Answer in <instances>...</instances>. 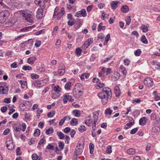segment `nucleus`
Listing matches in <instances>:
<instances>
[{
    "label": "nucleus",
    "mask_w": 160,
    "mask_h": 160,
    "mask_svg": "<svg viewBox=\"0 0 160 160\" xmlns=\"http://www.w3.org/2000/svg\"><path fill=\"white\" fill-rule=\"evenodd\" d=\"M98 96L101 99L102 104L105 105L108 102V99L112 98L111 90L108 87L104 88L102 91L98 94Z\"/></svg>",
    "instance_id": "obj_1"
},
{
    "label": "nucleus",
    "mask_w": 160,
    "mask_h": 160,
    "mask_svg": "<svg viewBox=\"0 0 160 160\" xmlns=\"http://www.w3.org/2000/svg\"><path fill=\"white\" fill-rule=\"evenodd\" d=\"M15 14H18L19 16V19H24V20H32L33 19L34 15L31 12L30 13H28L26 11H20L17 13H15Z\"/></svg>",
    "instance_id": "obj_2"
},
{
    "label": "nucleus",
    "mask_w": 160,
    "mask_h": 160,
    "mask_svg": "<svg viewBox=\"0 0 160 160\" xmlns=\"http://www.w3.org/2000/svg\"><path fill=\"white\" fill-rule=\"evenodd\" d=\"M48 79H45L42 80H36L33 82V85L37 88H40L45 86L48 82Z\"/></svg>",
    "instance_id": "obj_3"
},
{
    "label": "nucleus",
    "mask_w": 160,
    "mask_h": 160,
    "mask_svg": "<svg viewBox=\"0 0 160 160\" xmlns=\"http://www.w3.org/2000/svg\"><path fill=\"white\" fill-rule=\"evenodd\" d=\"M83 148V144L80 143L78 144L75 149L74 152V155L77 156L81 154L82 152Z\"/></svg>",
    "instance_id": "obj_4"
},
{
    "label": "nucleus",
    "mask_w": 160,
    "mask_h": 160,
    "mask_svg": "<svg viewBox=\"0 0 160 160\" xmlns=\"http://www.w3.org/2000/svg\"><path fill=\"white\" fill-rule=\"evenodd\" d=\"M83 88V86L80 83H78L76 85V87L73 90V92L74 93V92H76V89H77L78 91L77 92L78 93V97H79L81 96L82 94V90Z\"/></svg>",
    "instance_id": "obj_5"
},
{
    "label": "nucleus",
    "mask_w": 160,
    "mask_h": 160,
    "mask_svg": "<svg viewBox=\"0 0 160 160\" xmlns=\"http://www.w3.org/2000/svg\"><path fill=\"white\" fill-rule=\"evenodd\" d=\"M6 147L8 149L10 150L14 147L13 143V140L12 138H7L6 141Z\"/></svg>",
    "instance_id": "obj_6"
},
{
    "label": "nucleus",
    "mask_w": 160,
    "mask_h": 160,
    "mask_svg": "<svg viewBox=\"0 0 160 160\" xmlns=\"http://www.w3.org/2000/svg\"><path fill=\"white\" fill-rule=\"evenodd\" d=\"M8 91V86L4 84L0 86V94H7Z\"/></svg>",
    "instance_id": "obj_7"
},
{
    "label": "nucleus",
    "mask_w": 160,
    "mask_h": 160,
    "mask_svg": "<svg viewBox=\"0 0 160 160\" xmlns=\"http://www.w3.org/2000/svg\"><path fill=\"white\" fill-rule=\"evenodd\" d=\"M144 83L147 86L151 87L153 85L154 82L152 78H146L144 80Z\"/></svg>",
    "instance_id": "obj_8"
},
{
    "label": "nucleus",
    "mask_w": 160,
    "mask_h": 160,
    "mask_svg": "<svg viewBox=\"0 0 160 160\" xmlns=\"http://www.w3.org/2000/svg\"><path fill=\"white\" fill-rule=\"evenodd\" d=\"M86 16V12L84 9H83L81 10L76 12L75 14V16L78 18H80L82 17H85Z\"/></svg>",
    "instance_id": "obj_9"
},
{
    "label": "nucleus",
    "mask_w": 160,
    "mask_h": 160,
    "mask_svg": "<svg viewBox=\"0 0 160 160\" xmlns=\"http://www.w3.org/2000/svg\"><path fill=\"white\" fill-rule=\"evenodd\" d=\"M9 15V12L8 11H4L0 13V18L6 20L8 19Z\"/></svg>",
    "instance_id": "obj_10"
},
{
    "label": "nucleus",
    "mask_w": 160,
    "mask_h": 160,
    "mask_svg": "<svg viewBox=\"0 0 160 160\" xmlns=\"http://www.w3.org/2000/svg\"><path fill=\"white\" fill-rule=\"evenodd\" d=\"M92 42L93 39L89 38L84 42L82 46V47L84 49L87 48L92 43Z\"/></svg>",
    "instance_id": "obj_11"
},
{
    "label": "nucleus",
    "mask_w": 160,
    "mask_h": 160,
    "mask_svg": "<svg viewBox=\"0 0 160 160\" xmlns=\"http://www.w3.org/2000/svg\"><path fill=\"white\" fill-rule=\"evenodd\" d=\"M92 42L93 39L89 38L84 42L82 46V47L84 49L87 48L92 43Z\"/></svg>",
    "instance_id": "obj_12"
},
{
    "label": "nucleus",
    "mask_w": 160,
    "mask_h": 160,
    "mask_svg": "<svg viewBox=\"0 0 160 160\" xmlns=\"http://www.w3.org/2000/svg\"><path fill=\"white\" fill-rule=\"evenodd\" d=\"M44 8L38 9L37 12L36 17L38 19H41L43 17V12Z\"/></svg>",
    "instance_id": "obj_13"
},
{
    "label": "nucleus",
    "mask_w": 160,
    "mask_h": 160,
    "mask_svg": "<svg viewBox=\"0 0 160 160\" xmlns=\"http://www.w3.org/2000/svg\"><path fill=\"white\" fill-rule=\"evenodd\" d=\"M35 3L40 6L41 8H44L45 3L43 0H35Z\"/></svg>",
    "instance_id": "obj_14"
},
{
    "label": "nucleus",
    "mask_w": 160,
    "mask_h": 160,
    "mask_svg": "<svg viewBox=\"0 0 160 160\" xmlns=\"http://www.w3.org/2000/svg\"><path fill=\"white\" fill-rule=\"evenodd\" d=\"M114 90L116 96L117 97H119L121 92L119 87L118 86H116L114 87Z\"/></svg>",
    "instance_id": "obj_15"
},
{
    "label": "nucleus",
    "mask_w": 160,
    "mask_h": 160,
    "mask_svg": "<svg viewBox=\"0 0 160 160\" xmlns=\"http://www.w3.org/2000/svg\"><path fill=\"white\" fill-rule=\"evenodd\" d=\"M120 74L117 72H115L113 75L112 76L111 80L112 81H115L117 80L119 78Z\"/></svg>",
    "instance_id": "obj_16"
},
{
    "label": "nucleus",
    "mask_w": 160,
    "mask_h": 160,
    "mask_svg": "<svg viewBox=\"0 0 160 160\" xmlns=\"http://www.w3.org/2000/svg\"><path fill=\"white\" fill-rule=\"evenodd\" d=\"M61 67H59L58 71V73L60 75H62L65 72V68L63 64H62Z\"/></svg>",
    "instance_id": "obj_17"
},
{
    "label": "nucleus",
    "mask_w": 160,
    "mask_h": 160,
    "mask_svg": "<svg viewBox=\"0 0 160 160\" xmlns=\"http://www.w3.org/2000/svg\"><path fill=\"white\" fill-rule=\"evenodd\" d=\"M92 122V121L91 116H89L86 117V119L85 121V123L88 126H90Z\"/></svg>",
    "instance_id": "obj_18"
},
{
    "label": "nucleus",
    "mask_w": 160,
    "mask_h": 160,
    "mask_svg": "<svg viewBox=\"0 0 160 160\" xmlns=\"http://www.w3.org/2000/svg\"><path fill=\"white\" fill-rule=\"evenodd\" d=\"M147 120L146 117H143L140 119L139 124L142 126H144L146 124Z\"/></svg>",
    "instance_id": "obj_19"
},
{
    "label": "nucleus",
    "mask_w": 160,
    "mask_h": 160,
    "mask_svg": "<svg viewBox=\"0 0 160 160\" xmlns=\"http://www.w3.org/2000/svg\"><path fill=\"white\" fill-rule=\"evenodd\" d=\"M36 58L35 56H32L29 58L27 61L28 63L32 65L33 64L34 62L36 60Z\"/></svg>",
    "instance_id": "obj_20"
},
{
    "label": "nucleus",
    "mask_w": 160,
    "mask_h": 160,
    "mask_svg": "<svg viewBox=\"0 0 160 160\" xmlns=\"http://www.w3.org/2000/svg\"><path fill=\"white\" fill-rule=\"evenodd\" d=\"M119 2L117 1H113L111 3V6L113 9H115L118 7V4Z\"/></svg>",
    "instance_id": "obj_21"
},
{
    "label": "nucleus",
    "mask_w": 160,
    "mask_h": 160,
    "mask_svg": "<svg viewBox=\"0 0 160 160\" xmlns=\"http://www.w3.org/2000/svg\"><path fill=\"white\" fill-rule=\"evenodd\" d=\"M121 11L123 13H127L129 10V8L126 5L122 6L121 8Z\"/></svg>",
    "instance_id": "obj_22"
},
{
    "label": "nucleus",
    "mask_w": 160,
    "mask_h": 160,
    "mask_svg": "<svg viewBox=\"0 0 160 160\" xmlns=\"http://www.w3.org/2000/svg\"><path fill=\"white\" fill-rule=\"evenodd\" d=\"M53 90L58 94H59L61 92V88L58 85L55 86L53 88Z\"/></svg>",
    "instance_id": "obj_23"
},
{
    "label": "nucleus",
    "mask_w": 160,
    "mask_h": 160,
    "mask_svg": "<svg viewBox=\"0 0 160 160\" xmlns=\"http://www.w3.org/2000/svg\"><path fill=\"white\" fill-rule=\"evenodd\" d=\"M13 128L16 132H20L21 130V125H19L18 126L15 124L13 126Z\"/></svg>",
    "instance_id": "obj_24"
},
{
    "label": "nucleus",
    "mask_w": 160,
    "mask_h": 160,
    "mask_svg": "<svg viewBox=\"0 0 160 160\" xmlns=\"http://www.w3.org/2000/svg\"><path fill=\"white\" fill-rule=\"evenodd\" d=\"M32 160H42V158L39 157L36 153H34L32 156Z\"/></svg>",
    "instance_id": "obj_25"
},
{
    "label": "nucleus",
    "mask_w": 160,
    "mask_h": 160,
    "mask_svg": "<svg viewBox=\"0 0 160 160\" xmlns=\"http://www.w3.org/2000/svg\"><path fill=\"white\" fill-rule=\"evenodd\" d=\"M72 112L74 114V116L76 117H79L80 116V111L79 110H74L72 111Z\"/></svg>",
    "instance_id": "obj_26"
},
{
    "label": "nucleus",
    "mask_w": 160,
    "mask_h": 160,
    "mask_svg": "<svg viewBox=\"0 0 160 160\" xmlns=\"http://www.w3.org/2000/svg\"><path fill=\"white\" fill-rule=\"evenodd\" d=\"M134 124V121L133 122H130L127 123L125 126L124 129H128L130 128Z\"/></svg>",
    "instance_id": "obj_27"
},
{
    "label": "nucleus",
    "mask_w": 160,
    "mask_h": 160,
    "mask_svg": "<svg viewBox=\"0 0 160 160\" xmlns=\"http://www.w3.org/2000/svg\"><path fill=\"white\" fill-rule=\"evenodd\" d=\"M136 152L135 150L132 148L129 149L127 151V153L129 155H133Z\"/></svg>",
    "instance_id": "obj_28"
},
{
    "label": "nucleus",
    "mask_w": 160,
    "mask_h": 160,
    "mask_svg": "<svg viewBox=\"0 0 160 160\" xmlns=\"http://www.w3.org/2000/svg\"><path fill=\"white\" fill-rule=\"evenodd\" d=\"M104 38V35L102 33L99 34L98 36L97 40H101L102 41Z\"/></svg>",
    "instance_id": "obj_29"
},
{
    "label": "nucleus",
    "mask_w": 160,
    "mask_h": 160,
    "mask_svg": "<svg viewBox=\"0 0 160 160\" xmlns=\"http://www.w3.org/2000/svg\"><path fill=\"white\" fill-rule=\"evenodd\" d=\"M78 123V121L77 119L73 118L72 119L71 122H70V124L72 126H75Z\"/></svg>",
    "instance_id": "obj_30"
},
{
    "label": "nucleus",
    "mask_w": 160,
    "mask_h": 160,
    "mask_svg": "<svg viewBox=\"0 0 160 160\" xmlns=\"http://www.w3.org/2000/svg\"><path fill=\"white\" fill-rule=\"evenodd\" d=\"M72 86V83L71 82H68L66 83L64 88L65 89L67 90H69L70 88Z\"/></svg>",
    "instance_id": "obj_31"
},
{
    "label": "nucleus",
    "mask_w": 160,
    "mask_h": 160,
    "mask_svg": "<svg viewBox=\"0 0 160 160\" xmlns=\"http://www.w3.org/2000/svg\"><path fill=\"white\" fill-rule=\"evenodd\" d=\"M89 75L90 74L89 73H84L82 74L80 77L81 79L82 80H83L85 78H87L89 77Z\"/></svg>",
    "instance_id": "obj_32"
},
{
    "label": "nucleus",
    "mask_w": 160,
    "mask_h": 160,
    "mask_svg": "<svg viewBox=\"0 0 160 160\" xmlns=\"http://www.w3.org/2000/svg\"><path fill=\"white\" fill-rule=\"evenodd\" d=\"M105 28H106L105 26L103 25L102 23H99L98 28V31H101L102 30H104Z\"/></svg>",
    "instance_id": "obj_33"
},
{
    "label": "nucleus",
    "mask_w": 160,
    "mask_h": 160,
    "mask_svg": "<svg viewBox=\"0 0 160 160\" xmlns=\"http://www.w3.org/2000/svg\"><path fill=\"white\" fill-rule=\"evenodd\" d=\"M93 121L97 122L98 118V114L97 112H94L93 113Z\"/></svg>",
    "instance_id": "obj_34"
},
{
    "label": "nucleus",
    "mask_w": 160,
    "mask_h": 160,
    "mask_svg": "<svg viewBox=\"0 0 160 160\" xmlns=\"http://www.w3.org/2000/svg\"><path fill=\"white\" fill-rule=\"evenodd\" d=\"M57 135L59 137V139H63L65 137L64 135L61 132H57Z\"/></svg>",
    "instance_id": "obj_35"
},
{
    "label": "nucleus",
    "mask_w": 160,
    "mask_h": 160,
    "mask_svg": "<svg viewBox=\"0 0 160 160\" xmlns=\"http://www.w3.org/2000/svg\"><path fill=\"white\" fill-rule=\"evenodd\" d=\"M141 41L143 43L147 44L148 43V41L144 35H142L141 38Z\"/></svg>",
    "instance_id": "obj_36"
},
{
    "label": "nucleus",
    "mask_w": 160,
    "mask_h": 160,
    "mask_svg": "<svg viewBox=\"0 0 160 160\" xmlns=\"http://www.w3.org/2000/svg\"><path fill=\"white\" fill-rule=\"evenodd\" d=\"M120 69L123 74L126 75L127 73V71L123 66L121 65Z\"/></svg>",
    "instance_id": "obj_37"
},
{
    "label": "nucleus",
    "mask_w": 160,
    "mask_h": 160,
    "mask_svg": "<svg viewBox=\"0 0 160 160\" xmlns=\"http://www.w3.org/2000/svg\"><path fill=\"white\" fill-rule=\"evenodd\" d=\"M78 130L80 132H82L86 130V128L84 125H82L79 128Z\"/></svg>",
    "instance_id": "obj_38"
},
{
    "label": "nucleus",
    "mask_w": 160,
    "mask_h": 160,
    "mask_svg": "<svg viewBox=\"0 0 160 160\" xmlns=\"http://www.w3.org/2000/svg\"><path fill=\"white\" fill-rule=\"evenodd\" d=\"M53 132V130L52 128H49L48 130H47L46 132V133L47 135H48L50 134H52Z\"/></svg>",
    "instance_id": "obj_39"
},
{
    "label": "nucleus",
    "mask_w": 160,
    "mask_h": 160,
    "mask_svg": "<svg viewBox=\"0 0 160 160\" xmlns=\"http://www.w3.org/2000/svg\"><path fill=\"white\" fill-rule=\"evenodd\" d=\"M69 95H67L66 94H64L63 95V103L64 104L66 103L68 100Z\"/></svg>",
    "instance_id": "obj_40"
},
{
    "label": "nucleus",
    "mask_w": 160,
    "mask_h": 160,
    "mask_svg": "<svg viewBox=\"0 0 160 160\" xmlns=\"http://www.w3.org/2000/svg\"><path fill=\"white\" fill-rule=\"evenodd\" d=\"M112 110H111L109 108H107L105 111V113L106 115H110L112 112Z\"/></svg>",
    "instance_id": "obj_41"
},
{
    "label": "nucleus",
    "mask_w": 160,
    "mask_h": 160,
    "mask_svg": "<svg viewBox=\"0 0 160 160\" xmlns=\"http://www.w3.org/2000/svg\"><path fill=\"white\" fill-rule=\"evenodd\" d=\"M19 82L21 84L22 88H24L25 86L26 85V84L27 83V82L25 81L20 80Z\"/></svg>",
    "instance_id": "obj_42"
},
{
    "label": "nucleus",
    "mask_w": 160,
    "mask_h": 160,
    "mask_svg": "<svg viewBox=\"0 0 160 160\" xmlns=\"http://www.w3.org/2000/svg\"><path fill=\"white\" fill-rule=\"evenodd\" d=\"M106 69L105 68H103L101 70L100 72L99 73V76L100 77H101L104 75L105 73V69Z\"/></svg>",
    "instance_id": "obj_43"
},
{
    "label": "nucleus",
    "mask_w": 160,
    "mask_h": 160,
    "mask_svg": "<svg viewBox=\"0 0 160 160\" xmlns=\"http://www.w3.org/2000/svg\"><path fill=\"white\" fill-rule=\"evenodd\" d=\"M23 70L26 71L27 70H31L32 69V68L28 66L24 65L23 66L22 68Z\"/></svg>",
    "instance_id": "obj_44"
},
{
    "label": "nucleus",
    "mask_w": 160,
    "mask_h": 160,
    "mask_svg": "<svg viewBox=\"0 0 160 160\" xmlns=\"http://www.w3.org/2000/svg\"><path fill=\"white\" fill-rule=\"evenodd\" d=\"M82 51L81 49L79 48H77L75 50V52L78 56H79L81 55Z\"/></svg>",
    "instance_id": "obj_45"
},
{
    "label": "nucleus",
    "mask_w": 160,
    "mask_h": 160,
    "mask_svg": "<svg viewBox=\"0 0 160 160\" xmlns=\"http://www.w3.org/2000/svg\"><path fill=\"white\" fill-rule=\"evenodd\" d=\"M13 24V23L11 21H7L5 22V26L6 27H10Z\"/></svg>",
    "instance_id": "obj_46"
},
{
    "label": "nucleus",
    "mask_w": 160,
    "mask_h": 160,
    "mask_svg": "<svg viewBox=\"0 0 160 160\" xmlns=\"http://www.w3.org/2000/svg\"><path fill=\"white\" fill-rule=\"evenodd\" d=\"M141 53V51L139 49H138L137 50L135 51L134 52V54L136 56H139Z\"/></svg>",
    "instance_id": "obj_47"
},
{
    "label": "nucleus",
    "mask_w": 160,
    "mask_h": 160,
    "mask_svg": "<svg viewBox=\"0 0 160 160\" xmlns=\"http://www.w3.org/2000/svg\"><path fill=\"white\" fill-rule=\"evenodd\" d=\"M52 98L53 99L57 98L60 96L59 94H58L57 93H52Z\"/></svg>",
    "instance_id": "obj_48"
},
{
    "label": "nucleus",
    "mask_w": 160,
    "mask_h": 160,
    "mask_svg": "<svg viewBox=\"0 0 160 160\" xmlns=\"http://www.w3.org/2000/svg\"><path fill=\"white\" fill-rule=\"evenodd\" d=\"M40 130L38 129H37L34 132V135L35 136H38L40 134Z\"/></svg>",
    "instance_id": "obj_49"
},
{
    "label": "nucleus",
    "mask_w": 160,
    "mask_h": 160,
    "mask_svg": "<svg viewBox=\"0 0 160 160\" xmlns=\"http://www.w3.org/2000/svg\"><path fill=\"white\" fill-rule=\"evenodd\" d=\"M111 148L112 147L111 146L109 145L107 147L106 152L107 153L110 154L112 152Z\"/></svg>",
    "instance_id": "obj_50"
},
{
    "label": "nucleus",
    "mask_w": 160,
    "mask_h": 160,
    "mask_svg": "<svg viewBox=\"0 0 160 160\" xmlns=\"http://www.w3.org/2000/svg\"><path fill=\"white\" fill-rule=\"evenodd\" d=\"M142 29L143 32H146L148 31V27L144 25H142L141 27Z\"/></svg>",
    "instance_id": "obj_51"
},
{
    "label": "nucleus",
    "mask_w": 160,
    "mask_h": 160,
    "mask_svg": "<svg viewBox=\"0 0 160 160\" xmlns=\"http://www.w3.org/2000/svg\"><path fill=\"white\" fill-rule=\"evenodd\" d=\"M104 86V83L102 82H101L100 81V83H98L97 84V88H101L103 87Z\"/></svg>",
    "instance_id": "obj_52"
},
{
    "label": "nucleus",
    "mask_w": 160,
    "mask_h": 160,
    "mask_svg": "<svg viewBox=\"0 0 160 160\" xmlns=\"http://www.w3.org/2000/svg\"><path fill=\"white\" fill-rule=\"evenodd\" d=\"M55 114V111H52L51 112H50L48 113L47 116L48 118L52 117Z\"/></svg>",
    "instance_id": "obj_53"
},
{
    "label": "nucleus",
    "mask_w": 160,
    "mask_h": 160,
    "mask_svg": "<svg viewBox=\"0 0 160 160\" xmlns=\"http://www.w3.org/2000/svg\"><path fill=\"white\" fill-rule=\"evenodd\" d=\"M140 112L139 110H136L133 112L132 113V115L134 117H137L140 114Z\"/></svg>",
    "instance_id": "obj_54"
},
{
    "label": "nucleus",
    "mask_w": 160,
    "mask_h": 160,
    "mask_svg": "<svg viewBox=\"0 0 160 160\" xmlns=\"http://www.w3.org/2000/svg\"><path fill=\"white\" fill-rule=\"evenodd\" d=\"M14 7L15 8H21L22 7V5L21 3H19L17 2H15L14 3Z\"/></svg>",
    "instance_id": "obj_55"
},
{
    "label": "nucleus",
    "mask_w": 160,
    "mask_h": 160,
    "mask_svg": "<svg viewBox=\"0 0 160 160\" xmlns=\"http://www.w3.org/2000/svg\"><path fill=\"white\" fill-rule=\"evenodd\" d=\"M62 14H61L59 12H58L56 16H55V17L56 18L55 19H56L57 20H59L62 17Z\"/></svg>",
    "instance_id": "obj_56"
},
{
    "label": "nucleus",
    "mask_w": 160,
    "mask_h": 160,
    "mask_svg": "<svg viewBox=\"0 0 160 160\" xmlns=\"http://www.w3.org/2000/svg\"><path fill=\"white\" fill-rule=\"evenodd\" d=\"M30 76L33 79H37L39 78L38 75L37 74H34L33 73H32L31 74Z\"/></svg>",
    "instance_id": "obj_57"
},
{
    "label": "nucleus",
    "mask_w": 160,
    "mask_h": 160,
    "mask_svg": "<svg viewBox=\"0 0 160 160\" xmlns=\"http://www.w3.org/2000/svg\"><path fill=\"white\" fill-rule=\"evenodd\" d=\"M108 15H106L105 12H103L102 13V15L101 18L102 20L108 19Z\"/></svg>",
    "instance_id": "obj_58"
},
{
    "label": "nucleus",
    "mask_w": 160,
    "mask_h": 160,
    "mask_svg": "<svg viewBox=\"0 0 160 160\" xmlns=\"http://www.w3.org/2000/svg\"><path fill=\"white\" fill-rule=\"evenodd\" d=\"M58 27L57 26L55 27L52 33V35H54L56 34V33L55 32L57 31L58 29Z\"/></svg>",
    "instance_id": "obj_59"
},
{
    "label": "nucleus",
    "mask_w": 160,
    "mask_h": 160,
    "mask_svg": "<svg viewBox=\"0 0 160 160\" xmlns=\"http://www.w3.org/2000/svg\"><path fill=\"white\" fill-rule=\"evenodd\" d=\"M46 148L48 149L53 150L54 149V146L52 145L51 144L49 143L47 146Z\"/></svg>",
    "instance_id": "obj_60"
},
{
    "label": "nucleus",
    "mask_w": 160,
    "mask_h": 160,
    "mask_svg": "<svg viewBox=\"0 0 160 160\" xmlns=\"http://www.w3.org/2000/svg\"><path fill=\"white\" fill-rule=\"evenodd\" d=\"M58 146L61 149H63L64 148V144L61 142H58Z\"/></svg>",
    "instance_id": "obj_61"
},
{
    "label": "nucleus",
    "mask_w": 160,
    "mask_h": 160,
    "mask_svg": "<svg viewBox=\"0 0 160 160\" xmlns=\"http://www.w3.org/2000/svg\"><path fill=\"white\" fill-rule=\"evenodd\" d=\"M20 148L18 147L16 150V155L17 156L19 155L20 156L22 154V153L20 151Z\"/></svg>",
    "instance_id": "obj_62"
},
{
    "label": "nucleus",
    "mask_w": 160,
    "mask_h": 160,
    "mask_svg": "<svg viewBox=\"0 0 160 160\" xmlns=\"http://www.w3.org/2000/svg\"><path fill=\"white\" fill-rule=\"evenodd\" d=\"M124 64L126 66H128L130 63V61L128 59H126L123 61Z\"/></svg>",
    "instance_id": "obj_63"
},
{
    "label": "nucleus",
    "mask_w": 160,
    "mask_h": 160,
    "mask_svg": "<svg viewBox=\"0 0 160 160\" xmlns=\"http://www.w3.org/2000/svg\"><path fill=\"white\" fill-rule=\"evenodd\" d=\"M138 129L137 128H134L131 130L130 133L132 134H134L138 131Z\"/></svg>",
    "instance_id": "obj_64"
}]
</instances>
